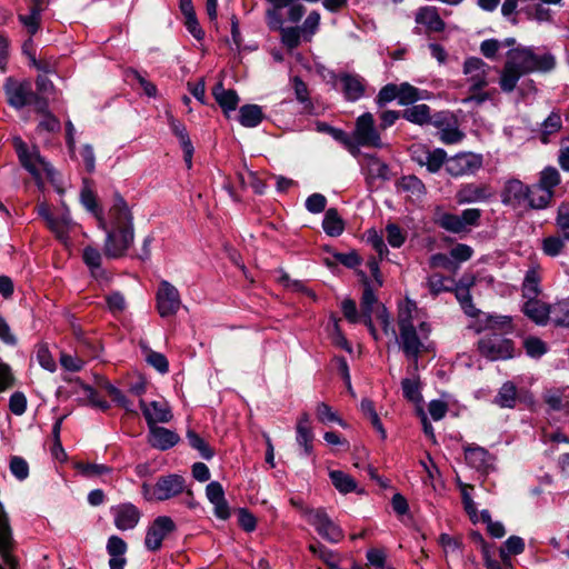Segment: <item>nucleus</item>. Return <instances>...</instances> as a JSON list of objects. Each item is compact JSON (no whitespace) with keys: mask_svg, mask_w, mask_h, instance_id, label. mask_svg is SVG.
Instances as JSON below:
<instances>
[{"mask_svg":"<svg viewBox=\"0 0 569 569\" xmlns=\"http://www.w3.org/2000/svg\"><path fill=\"white\" fill-rule=\"evenodd\" d=\"M99 228L106 231L103 253L108 258L123 257L134 241V226L132 212L120 196L116 194L113 204L106 219H100Z\"/></svg>","mask_w":569,"mask_h":569,"instance_id":"nucleus-1","label":"nucleus"},{"mask_svg":"<svg viewBox=\"0 0 569 569\" xmlns=\"http://www.w3.org/2000/svg\"><path fill=\"white\" fill-rule=\"evenodd\" d=\"M556 66L551 53L536 54L530 48H511L500 74V87L503 91H512L519 79L530 72H548Z\"/></svg>","mask_w":569,"mask_h":569,"instance_id":"nucleus-2","label":"nucleus"},{"mask_svg":"<svg viewBox=\"0 0 569 569\" xmlns=\"http://www.w3.org/2000/svg\"><path fill=\"white\" fill-rule=\"evenodd\" d=\"M303 516L308 523L315 527L317 532L325 540L331 543H338L343 539V530L328 516L323 509H306L303 511Z\"/></svg>","mask_w":569,"mask_h":569,"instance_id":"nucleus-3","label":"nucleus"},{"mask_svg":"<svg viewBox=\"0 0 569 569\" xmlns=\"http://www.w3.org/2000/svg\"><path fill=\"white\" fill-rule=\"evenodd\" d=\"M12 142L21 164L33 177L39 178L42 174H52L51 166L40 156L37 148L32 147L29 149L20 137H14Z\"/></svg>","mask_w":569,"mask_h":569,"instance_id":"nucleus-4","label":"nucleus"},{"mask_svg":"<svg viewBox=\"0 0 569 569\" xmlns=\"http://www.w3.org/2000/svg\"><path fill=\"white\" fill-rule=\"evenodd\" d=\"M430 332L427 322H419L416 326L400 330V346L406 357L412 360L415 368H417L418 357L425 348L423 341L428 338Z\"/></svg>","mask_w":569,"mask_h":569,"instance_id":"nucleus-5","label":"nucleus"},{"mask_svg":"<svg viewBox=\"0 0 569 569\" xmlns=\"http://www.w3.org/2000/svg\"><path fill=\"white\" fill-rule=\"evenodd\" d=\"M479 351L490 360H506L513 356V343L500 335H487L478 342Z\"/></svg>","mask_w":569,"mask_h":569,"instance_id":"nucleus-6","label":"nucleus"},{"mask_svg":"<svg viewBox=\"0 0 569 569\" xmlns=\"http://www.w3.org/2000/svg\"><path fill=\"white\" fill-rule=\"evenodd\" d=\"M157 310L164 317L174 316L181 306V298L178 289L167 280H161L156 293Z\"/></svg>","mask_w":569,"mask_h":569,"instance_id":"nucleus-7","label":"nucleus"},{"mask_svg":"<svg viewBox=\"0 0 569 569\" xmlns=\"http://www.w3.org/2000/svg\"><path fill=\"white\" fill-rule=\"evenodd\" d=\"M490 67L480 58H468L463 62V74L466 84L471 92H477L488 86Z\"/></svg>","mask_w":569,"mask_h":569,"instance_id":"nucleus-8","label":"nucleus"},{"mask_svg":"<svg viewBox=\"0 0 569 569\" xmlns=\"http://www.w3.org/2000/svg\"><path fill=\"white\" fill-rule=\"evenodd\" d=\"M176 530V523L168 516L157 517L148 527L144 546L150 551H157L161 548L162 541Z\"/></svg>","mask_w":569,"mask_h":569,"instance_id":"nucleus-9","label":"nucleus"},{"mask_svg":"<svg viewBox=\"0 0 569 569\" xmlns=\"http://www.w3.org/2000/svg\"><path fill=\"white\" fill-rule=\"evenodd\" d=\"M482 167V156L473 152H460L446 162V170L452 177L473 174Z\"/></svg>","mask_w":569,"mask_h":569,"instance_id":"nucleus-10","label":"nucleus"},{"mask_svg":"<svg viewBox=\"0 0 569 569\" xmlns=\"http://www.w3.org/2000/svg\"><path fill=\"white\" fill-rule=\"evenodd\" d=\"M12 550L13 539L11 529L3 506L0 502V557L8 569H19V561L12 553ZM0 569L4 568L0 565Z\"/></svg>","mask_w":569,"mask_h":569,"instance_id":"nucleus-11","label":"nucleus"},{"mask_svg":"<svg viewBox=\"0 0 569 569\" xmlns=\"http://www.w3.org/2000/svg\"><path fill=\"white\" fill-rule=\"evenodd\" d=\"M139 407L146 419L148 428L158 426V423H168L173 418L171 407L167 400H139Z\"/></svg>","mask_w":569,"mask_h":569,"instance_id":"nucleus-12","label":"nucleus"},{"mask_svg":"<svg viewBox=\"0 0 569 569\" xmlns=\"http://www.w3.org/2000/svg\"><path fill=\"white\" fill-rule=\"evenodd\" d=\"M353 138L360 146L380 148L382 146L380 134L375 126L373 116L366 112L358 117Z\"/></svg>","mask_w":569,"mask_h":569,"instance_id":"nucleus-13","label":"nucleus"},{"mask_svg":"<svg viewBox=\"0 0 569 569\" xmlns=\"http://www.w3.org/2000/svg\"><path fill=\"white\" fill-rule=\"evenodd\" d=\"M411 157L419 166H425L428 171L435 173L446 162L447 153L440 148L429 149L423 144H413L411 147Z\"/></svg>","mask_w":569,"mask_h":569,"instance_id":"nucleus-14","label":"nucleus"},{"mask_svg":"<svg viewBox=\"0 0 569 569\" xmlns=\"http://www.w3.org/2000/svg\"><path fill=\"white\" fill-rule=\"evenodd\" d=\"M186 490V479L177 473H171L158 478L154 483V496L157 501L172 499Z\"/></svg>","mask_w":569,"mask_h":569,"instance_id":"nucleus-15","label":"nucleus"},{"mask_svg":"<svg viewBox=\"0 0 569 569\" xmlns=\"http://www.w3.org/2000/svg\"><path fill=\"white\" fill-rule=\"evenodd\" d=\"M4 91L9 104L17 109L34 101L30 82H19L9 78L6 81Z\"/></svg>","mask_w":569,"mask_h":569,"instance_id":"nucleus-16","label":"nucleus"},{"mask_svg":"<svg viewBox=\"0 0 569 569\" xmlns=\"http://www.w3.org/2000/svg\"><path fill=\"white\" fill-rule=\"evenodd\" d=\"M111 515L116 528L121 531L136 528L141 518V511L130 502L112 507Z\"/></svg>","mask_w":569,"mask_h":569,"instance_id":"nucleus-17","label":"nucleus"},{"mask_svg":"<svg viewBox=\"0 0 569 569\" xmlns=\"http://www.w3.org/2000/svg\"><path fill=\"white\" fill-rule=\"evenodd\" d=\"M492 194V189L486 183H466L460 187L456 198L462 204L486 201Z\"/></svg>","mask_w":569,"mask_h":569,"instance_id":"nucleus-18","label":"nucleus"},{"mask_svg":"<svg viewBox=\"0 0 569 569\" xmlns=\"http://www.w3.org/2000/svg\"><path fill=\"white\" fill-rule=\"evenodd\" d=\"M378 299L369 286L368 281H365V288L361 297V313L366 326L368 327L373 339L378 340L379 336L373 325V315L376 313Z\"/></svg>","mask_w":569,"mask_h":569,"instance_id":"nucleus-19","label":"nucleus"},{"mask_svg":"<svg viewBox=\"0 0 569 569\" xmlns=\"http://www.w3.org/2000/svg\"><path fill=\"white\" fill-rule=\"evenodd\" d=\"M502 202L513 207L528 202L529 186L518 179H510L505 183L502 190Z\"/></svg>","mask_w":569,"mask_h":569,"instance_id":"nucleus-20","label":"nucleus"},{"mask_svg":"<svg viewBox=\"0 0 569 569\" xmlns=\"http://www.w3.org/2000/svg\"><path fill=\"white\" fill-rule=\"evenodd\" d=\"M206 497L213 505L217 518L227 520L230 517V508L224 498V491L220 482H209L206 487Z\"/></svg>","mask_w":569,"mask_h":569,"instance_id":"nucleus-21","label":"nucleus"},{"mask_svg":"<svg viewBox=\"0 0 569 569\" xmlns=\"http://www.w3.org/2000/svg\"><path fill=\"white\" fill-rule=\"evenodd\" d=\"M179 441V436L163 427L149 428V443L157 449L168 450L176 446Z\"/></svg>","mask_w":569,"mask_h":569,"instance_id":"nucleus-22","label":"nucleus"},{"mask_svg":"<svg viewBox=\"0 0 569 569\" xmlns=\"http://www.w3.org/2000/svg\"><path fill=\"white\" fill-rule=\"evenodd\" d=\"M522 310L537 325H545L550 319L551 307L537 297L528 298Z\"/></svg>","mask_w":569,"mask_h":569,"instance_id":"nucleus-23","label":"nucleus"},{"mask_svg":"<svg viewBox=\"0 0 569 569\" xmlns=\"http://www.w3.org/2000/svg\"><path fill=\"white\" fill-rule=\"evenodd\" d=\"M168 123L170 126L171 131L176 134V137L179 139L181 148L184 153V160L188 164V167H191V160L193 154V146L191 143V140L188 136L186 126L173 118L171 114H168Z\"/></svg>","mask_w":569,"mask_h":569,"instance_id":"nucleus-24","label":"nucleus"},{"mask_svg":"<svg viewBox=\"0 0 569 569\" xmlns=\"http://www.w3.org/2000/svg\"><path fill=\"white\" fill-rule=\"evenodd\" d=\"M297 431V443L303 448L306 455H311L312 452V441H313V432L310 426V416L307 412H303L296 426Z\"/></svg>","mask_w":569,"mask_h":569,"instance_id":"nucleus-25","label":"nucleus"},{"mask_svg":"<svg viewBox=\"0 0 569 569\" xmlns=\"http://www.w3.org/2000/svg\"><path fill=\"white\" fill-rule=\"evenodd\" d=\"M419 322H423L419 317L417 305L411 300H406L399 305L398 326L399 330L409 327H418Z\"/></svg>","mask_w":569,"mask_h":569,"instance_id":"nucleus-26","label":"nucleus"},{"mask_svg":"<svg viewBox=\"0 0 569 569\" xmlns=\"http://www.w3.org/2000/svg\"><path fill=\"white\" fill-rule=\"evenodd\" d=\"M342 91L349 101H357L365 94V83L359 76L342 74L340 77Z\"/></svg>","mask_w":569,"mask_h":569,"instance_id":"nucleus-27","label":"nucleus"},{"mask_svg":"<svg viewBox=\"0 0 569 569\" xmlns=\"http://www.w3.org/2000/svg\"><path fill=\"white\" fill-rule=\"evenodd\" d=\"M212 94L226 113L237 109L239 97L232 89H224L221 82L214 86Z\"/></svg>","mask_w":569,"mask_h":569,"instance_id":"nucleus-28","label":"nucleus"},{"mask_svg":"<svg viewBox=\"0 0 569 569\" xmlns=\"http://www.w3.org/2000/svg\"><path fill=\"white\" fill-rule=\"evenodd\" d=\"M416 21L426 26L430 31L439 32L445 29V22L433 7L421 8L416 14Z\"/></svg>","mask_w":569,"mask_h":569,"instance_id":"nucleus-29","label":"nucleus"},{"mask_svg":"<svg viewBox=\"0 0 569 569\" xmlns=\"http://www.w3.org/2000/svg\"><path fill=\"white\" fill-rule=\"evenodd\" d=\"M543 400L553 411H560L569 406V386L552 388L545 392Z\"/></svg>","mask_w":569,"mask_h":569,"instance_id":"nucleus-30","label":"nucleus"},{"mask_svg":"<svg viewBox=\"0 0 569 569\" xmlns=\"http://www.w3.org/2000/svg\"><path fill=\"white\" fill-rule=\"evenodd\" d=\"M465 458L472 468L478 470H486L492 462L491 456L481 447H467Z\"/></svg>","mask_w":569,"mask_h":569,"instance_id":"nucleus-31","label":"nucleus"},{"mask_svg":"<svg viewBox=\"0 0 569 569\" xmlns=\"http://www.w3.org/2000/svg\"><path fill=\"white\" fill-rule=\"evenodd\" d=\"M37 90L39 97H33V104L37 111L44 112L48 108V100L54 91L53 84L47 77L40 76L37 79Z\"/></svg>","mask_w":569,"mask_h":569,"instance_id":"nucleus-32","label":"nucleus"},{"mask_svg":"<svg viewBox=\"0 0 569 569\" xmlns=\"http://www.w3.org/2000/svg\"><path fill=\"white\" fill-rule=\"evenodd\" d=\"M553 196L555 191H549L540 183H536L529 187L528 204L533 209H543L551 202Z\"/></svg>","mask_w":569,"mask_h":569,"instance_id":"nucleus-33","label":"nucleus"},{"mask_svg":"<svg viewBox=\"0 0 569 569\" xmlns=\"http://www.w3.org/2000/svg\"><path fill=\"white\" fill-rule=\"evenodd\" d=\"M50 230L63 242H67L68 236L73 228V221L68 209L60 217H54L48 224Z\"/></svg>","mask_w":569,"mask_h":569,"instance_id":"nucleus-34","label":"nucleus"},{"mask_svg":"<svg viewBox=\"0 0 569 569\" xmlns=\"http://www.w3.org/2000/svg\"><path fill=\"white\" fill-rule=\"evenodd\" d=\"M398 103L400 106H408L417 102L418 100L429 99V92L426 90H419L408 82H403L398 86Z\"/></svg>","mask_w":569,"mask_h":569,"instance_id":"nucleus-35","label":"nucleus"},{"mask_svg":"<svg viewBox=\"0 0 569 569\" xmlns=\"http://www.w3.org/2000/svg\"><path fill=\"white\" fill-rule=\"evenodd\" d=\"M323 231L330 237H338L345 230V221L339 216L338 211L333 208H330L326 211L323 221H322Z\"/></svg>","mask_w":569,"mask_h":569,"instance_id":"nucleus-36","label":"nucleus"},{"mask_svg":"<svg viewBox=\"0 0 569 569\" xmlns=\"http://www.w3.org/2000/svg\"><path fill=\"white\" fill-rule=\"evenodd\" d=\"M262 119V109L257 104H244L239 110V121L243 127L254 128Z\"/></svg>","mask_w":569,"mask_h":569,"instance_id":"nucleus-37","label":"nucleus"},{"mask_svg":"<svg viewBox=\"0 0 569 569\" xmlns=\"http://www.w3.org/2000/svg\"><path fill=\"white\" fill-rule=\"evenodd\" d=\"M398 190L415 199H420L426 193L425 184L416 176L402 177L398 182Z\"/></svg>","mask_w":569,"mask_h":569,"instance_id":"nucleus-38","label":"nucleus"},{"mask_svg":"<svg viewBox=\"0 0 569 569\" xmlns=\"http://www.w3.org/2000/svg\"><path fill=\"white\" fill-rule=\"evenodd\" d=\"M540 271L539 267H531L525 277L523 283H522V295L523 298H536L538 297L540 289Z\"/></svg>","mask_w":569,"mask_h":569,"instance_id":"nucleus-39","label":"nucleus"},{"mask_svg":"<svg viewBox=\"0 0 569 569\" xmlns=\"http://www.w3.org/2000/svg\"><path fill=\"white\" fill-rule=\"evenodd\" d=\"M80 201L82 206L97 218L98 223L100 222V219H104L101 210L99 209L96 193L90 188L87 180L83 181V186L80 192Z\"/></svg>","mask_w":569,"mask_h":569,"instance_id":"nucleus-40","label":"nucleus"},{"mask_svg":"<svg viewBox=\"0 0 569 569\" xmlns=\"http://www.w3.org/2000/svg\"><path fill=\"white\" fill-rule=\"evenodd\" d=\"M329 477L335 488L341 493H349L357 490V482L355 479L340 470H332Z\"/></svg>","mask_w":569,"mask_h":569,"instance_id":"nucleus-41","label":"nucleus"},{"mask_svg":"<svg viewBox=\"0 0 569 569\" xmlns=\"http://www.w3.org/2000/svg\"><path fill=\"white\" fill-rule=\"evenodd\" d=\"M83 261L90 268L94 278H103L104 271L101 268V253L93 247H86L83 249Z\"/></svg>","mask_w":569,"mask_h":569,"instance_id":"nucleus-42","label":"nucleus"},{"mask_svg":"<svg viewBox=\"0 0 569 569\" xmlns=\"http://www.w3.org/2000/svg\"><path fill=\"white\" fill-rule=\"evenodd\" d=\"M566 241L561 236H548L541 240V250L548 257H557L563 252Z\"/></svg>","mask_w":569,"mask_h":569,"instance_id":"nucleus-43","label":"nucleus"},{"mask_svg":"<svg viewBox=\"0 0 569 569\" xmlns=\"http://www.w3.org/2000/svg\"><path fill=\"white\" fill-rule=\"evenodd\" d=\"M403 118L417 124L428 123L431 119L430 108L427 104H416L403 112Z\"/></svg>","mask_w":569,"mask_h":569,"instance_id":"nucleus-44","label":"nucleus"},{"mask_svg":"<svg viewBox=\"0 0 569 569\" xmlns=\"http://www.w3.org/2000/svg\"><path fill=\"white\" fill-rule=\"evenodd\" d=\"M367 174L369 182H372L373 180L380 179V180H387L389 169L388 166L379 160L378 158L370 157L368 158L367 162Z\"/></svg>","mask_w":569,"mask_h":569,"instance_id":"nucleus-45","label":"nucleus"},{"mask_svg":"<svg viewBox=\"0 0 569 569\" xmlns=\"http://www.w3.org/2000/svg\"><path fill=\"white\" fill-rule=\"evenodd\" d=\"M103 389L112 398L117 406L124 409L127 412L136 413L132 402L126 397V395L112 383L106 381L102 385Z\"/></svg>","mask_w":569,"mask_h":569,"instance_id":"nucleus-46","label":"nucleus"},{"mask_svg":"<svg viewBox=\"0 0 569 569\" xmlns=\"http://www.w3.org/2000/svg\"><path fill=\"white\" fill-rule=\"evenodd\" d=\"M103 389L112 398L117 406L124 409L127 412L136 413L132 402L126 397V395L112 383L106 381L102 385Z\"/></svg>","mask_w":569,"mask_h":569,"instance_id":"nucleus-47","label":"nucleus"},{"mask_svg":"<svg viewBox=\"0 0 569 569\" xmlns=\"http://www.w3.org/2000/svg\"><path fill=\"white\" fill-rule=\"evenodd\" d=\"M517 400V389L513 383L506 382L500 388L496 403L502 408H513Z\"/></svg>","mask_w":569,"mask_h":569,"instance_id":"nucleus-48","label":"nucleus"},{"mask_svg":"<svg viewBox=\"0 0 569 569\" xmlns=\"http://www.w3.org/2000/svg\"><path fill=\"white\" fill-rule=\"evenodd\" d=\"M427 286L429 291L437 296L445 291L452 290L453 280L439 273L431 274L428 277Z\"/></svg>","mask_w":569,"mask_h":569,"instance_id":"nucleus-49","label":"nucleus"},{"mask_svg":"<svg viewBox=\"0 0 569 569\" xmlns=\"http://www.w3.org/2000/svg\"><path fill=\"white\" fill-rule=\"evenodd\" d=\"M541 141L548 143L549 136L558 132L562 127L561 116L557 112H551L549 117L542 122L541 126Z\"/></svg>","mask_w":569,"mask_h":569,"instance_id":"nucleus-50","label":"nucleus"},{"mask_svg":"<svg viewBox=\"0 0 569 569\" xmlns=\"http://www.w3.org/2000/svg\"><path fill=\"white\" fill-rule=\"evenodd\" d=\"M550 319L557 326L569 327V301L562 300L551 306Z\"/></svg>","mask_w":569,"mask_h":569,"instance_id":"nucleus-51","label":"nucleus"},{"mask_svg":"<svg viewBox=\"0 0 569 569\" xmlns=\"http://www.w3.org/2000/svg\"><path fill=\"white\" fill-rule=\"evenodd\" d=\"M41 11L42 8H39L37 4V7L31 8L29 14H19V21L31 36H33L40 27Z\"/></svg>","mask_w":569,"mask_h":569,"instance_id":"nucleus-52","label":"nucleus"},{"mask_svg":"<svg viewBox=\"0 0 569 569\" xmlns=\"http://www.w3.org/2000/svg\"><path fill=\"white\" fill-rule=\"evenodd\" d=\"M459 488L461 491L462 503L466 512L468 513L472 522H477L479 520V516L477 512L476 503L471 498V490L473 489V487L467 483L459 482Z\"/></svg>","mask_w":569,"mask_h":569,"instance_id":"nucleus-53","label":"nucleus"},{"mask_svg":"<svg viewBox=\"0 0 569 569\" xmlns=\"http://www.w3.org/2000/svg\"><path fill=\"white\" fill-rule=\"evenodd\" d=\"M525 550V541L518 536H510L500 549V557L507 560L512 555H519Z\"/></svg>","mask_w":569,"mask_h":569,"instance_id":"nucleus-54","label":"nucleus"},{"mask_svg":"<svg viewBox=\"0 0 569 569\" xmlns=\"http://www.w3.org/2000/svg\"><path fill=\"white\" fill-rule=\"evenodd\" d=\"M360 407H361V411L370 419L371 425L380 433L381 438L385 439L387 436L386 430L382 427L380 418L375 410L372 401L369 399H362Z\"/></svg>","mask_w":569,"mask_h":569,"instance_id":"nucleus-55","label":"nucleus"},{"mask_svg":"<svg viewBox=\"0 0 569 569\" xmlns=\"http://www.w3.org/2000/svg\"><path fill=\"white\" fill-rule=\"evenodd\" d=\"M560 181L561 177L558 170L553 167H547L540 172L538 183L549 191H555Z\"/></svg>","mask_w":569,"mask_h":569,"instance_id":"nucleus-56","label":"nucleus"},{"mask_svg":"<svg viewBox=\"0 0 569 569\" xmlns=\"http://www.w3.org/2000/svg\"><path fill=\"white\" fill-rule=\"evenodd\" d=\"M187 439L189 445L199 451L202 458L209 460L213 457L212 449L208 446V443L193 430H188Z\"/></svg>","mask_w":569,"mask_h":569,"instance_id":"nucleus-57","label":"nucleus"},{"mask_svg":"<svg viewBox=\"0 0 569 569\" xmlns=\"http://www.w3.org/2000/svg\"><path fill=\"white\" fill-rule=\"evenodd\" d=\"M317 419L322 423L337 422L342 427H346V423L339 416L332 410V408L325 403L320 402L316 407Z\"/></svg>","mask_w":569,"mask_h":569,"instance_id":"nucleus-58","label":"nucleus"},{"mask_svg":"<svg viewBox=\"0 0 569 569\" xmlns=\"http://www.w3.org/2000/svg\"><path fill=\"white\" fill-rule=\"evenodd\" d=\"M281 33V42L289 50L297 48L300 44V39L302 37V32L300 28L287 27L280 28Z\"/></svg>","mask_w":569,"mask_h":569,"instance_id":"nucleus-59","label":"nucleus"},{"mask_svg":"<svg viewBox=\"0 0 569 569\" xmlns=\"http://www.w3.org/2000/svg\"><path fill=\"white\" fill-rule=\"evenodd\" d=\"M456 298L458 299L462 309L468 316H476V308L471 302V295L468 286L458 284L456 288Z\"/></svg>","mask_w":569,"mask_h":569,"instance_id":"nucleus-60","label":"nucleus"},{"mask_svg":"<svg viewBox=\"0 0 569 569\" xmlns=\"http://www.w3.org/2000/svg\"><path fill=\"white\" fill-rule=\"evenodd\" d=\"M320 24V14L317 11H311L306 18L300 30L306 41H310L315 33L318 31Z\"/></svg>","mask_w":569,"mask_h":569,"instance_id":"nucleus-61","label":"nucleus"},{"mask_svg":"<svg viewBox=\"0 0 569 569\" xmlns=\"http://www.w3.org/2000/svg\"><path fill=\"white\" fill-rule=\"evenodd\" d=\"M377 321L386 335L396 337L390 321V316L383 305H377L376 313L373 315V322Z\"/></svg>","mask_w":569,"mask_h":569,"instance_id":"nucleus-62","label":"nucleus"},{"mask_svg":"<svg viewBox=\"0 0 569 569\" xmlns=\"http://www.w3.org/2000/svg\"><path fill=\"white\" fill-rule=\"evenodd\" d=\"M238 177L242 187H249L258 194L264 192L266 184L256 173L248 171L247 174L239 173Z\"/></svg>","mask_w":569,"mask_h":569,"instance_id":"nucleus-63","label":"nucleus"},{"mask_svg":"<svg viewBox=\"0 0 569 569\" xmlns=\"http://www.w3.org/2000/svg\"><path fill=\"white\" fill-rule=\"evenodd\" d=\"M439 224L443 229L453 233L463 232L462 222L459 214L443 213L439 218Z\"/></svg>","mask_w":569,"mask_h":569,"instance_id":"nucleus-64","label":"nucleus"}]
</instances>
